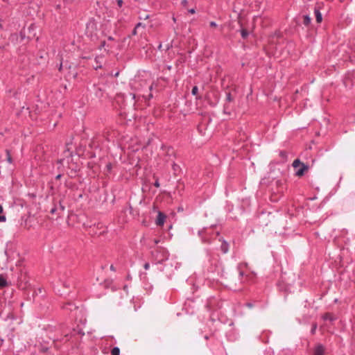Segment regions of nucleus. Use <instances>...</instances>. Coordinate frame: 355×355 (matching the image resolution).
Returning a JSON list of instances; mask_svg holds the SVG:
<instances>
[{
	"instance_id": "4c0bfd02",
	"label": "nucleus",
	"mask_w": 355,
	"mask_h": 355,
	"mask_svg": "<svg viewBox=\"0 0 355 355\" xmlns=\"http://www.w3.org/2000/svg\"><path fill=\"white\" fill-rule=\"evenodd\" d=\"M61 176H62L61 174H58V175L55 176V179L59 180L61 178Z\"/></svg>"
},
{
	"instance_id": "a18cd8bd",
	"label": "nucleus",
	"mask_w": 355,
	"mask_h": 355,
	"mask_svg": "<svg viewBox=\"0 0 355 355\" xmlns=\"http://www.w3.org/2000/svg\"><path fill=\"white\" fill-rule=\"evenodd\" d=\"M159 242V240H157V239H155V240H154V244H155V245L157 244Z\"/></svg>"
},
{
	"instance_id": "bb28decb",
	"label": "nucleus",
	"mask_w": 355,
	"mask_h": 355,
	"mask_svg": "<svg viewBox=\"0 0 355 355\" xmlns=\"http://www.w3.org/2000/svg\"><path fill=\"white\" fill-rule=\"evenodd\" d=\"M245 306H246L247 307H248V308H252L254 305H253V304H252V303H251V302H248V303H246V304H245Z\"/></svg>"
},
{
	"instance_id": "0eeeda50",
	"label": "nucleus",
	"mask_w": 355,
	"mask_h": 355,
	"mask_svg": "<svg viewBox=\"0 0 355 355\" xmlns=\"http://www.w3.org/2000/svg\"><path fill=\"white\" fill-rule=\"evenodd\" d=\"M166 219V215L161 211L158 212L156 224L157 225L162 226L164 225Z\"/></svg>"
},
{
	"instance_id": "f257e3e1",
	"label": "nucleus",
	"mask_w": 355,
	"mask_h": 355,
	"mask_svg": "<svg viewBox=\"0 0 355 355\" xmlns=\"http://www.w3.org/2000/svg\"><path fill=\"white\" fill-rule=\"evenodd\" d=\"M58 282L62 287L71 288L75 286V279L70 270L60 272L58 276Z\"/></svg>"
},
{
	"instance_id": "a19ab883",
	"label": "nucleus",
	"mask_w": 355,
	"mask_h": 355,
	"mask_svg": "<svg viewBox=\"0 0 355 355\" xmlns=\"http://www.w3.org/2000/svg\"><path fill=\"white\" fill-rule=\"evenodd\" d=\"M178 167V165L176 164H173V169L175 171L176 170V168Z\"/></svg>"
},
{
	"instance_id": "a878e982",
	"label": "nucleus",
	"mask_w": 355,
	"mask_h": 355,
	"mask_svg": "<svg viewBox=\"0 0 355 355\" xmlns=\"http://www.w3.org/2000/svg\"><path fill=\"white\" fill-rule=\"evenodd\" d=\"M144 269H145V270H148V269H149V268H150V264H149V263H144Z\"/></svg>"
},
{
	"instance_id": "cd10ccee",
	"label": "nucleus",
	"mask_w": 355,
	"mask_h": 355,
	"mask_svg": "<svg viewBox=\"0 0 355 355\" xmlns=\"http://www.w3.org/2000/svg\"><path fill=\"white\" fill-rule=\"evenodd\" d=\"M146 273H141L140 274V279H146Z\"/></svg>"
},
{
	"instance_id": "2eb2a0df",
	"label": "nucleus",
	"mask_w": 355,
	"mask_h": 355,
	"mask_svg": "<svg viewBox=\"0 0 355 355\" xmlns=\"http://www.w3.org/2000/svg\"><path fill=\"white\" fill-rule=\"evenodd\" d=\"M8 285V282L6 279V278L2 275H0V287L3 288Z\"/></svg>"
},
{
	"instance_id": "5fc2aeb1",
	"label": "nucleus",
	"mask_w": 355,
	"mask_h": 355,
	"mask_svg": "<svg viewBox=\"0 0 355 355\" xmlns=\"http://www.w3.org/2000/svg\"><path fill=\"white\" fill-rule=\"evenodd\" d=\"M208 338H209L208 336H205V339H206V340H207V339H208Z\"/></svg>"
},
{
	"instance_id": "7ed1b4c3",
	"label": "nucleus",
	"mask_w": 355,
	"mask_h": 355,
	"mask_svg": "<svg viewBox=\"0 0 355 355\" xmlns=\"http://www.w3.org/2000/svg\"><path fill=\"white\" fill-rule=\"evenodd\" d=\"M151 256L155 264H163L168 261L169 253L164 248H157L151 252Z\"/></svg>"
},
{
	"instance_id": "4be33fe9",
	"label": "nucleus",
	"mask_w": 355,
	"mask_h": 355,
	"mask_svg": "<svg viewBox=\"0 0 355 355\" xmlns=\"http://www.w3.org/2000/svg\"><path fill=\"white\" fill-rule=\"evenodd\" d=\"M316 329H317V324L315 323V324H313L312 325V328H311V334H315Z\"/></svg>"
},
{
	"instance_id": "39448f33",
	"label": "nucleus",
	"mask_w": 355,
	"mask_h": 355,
	"mask_svg": "<svg viewBox=\"0 0 355 355\" xmlns=\"http://www.w3.org/2000/svg\"><path fill=\"white\" fill-rule=\"evenodd\" d=\"M311 355H326V348L322 344H317L313 349Z\"/></svg>"
},
{
	"instance_id": "c03bdc74",
	"label": "nucleus",
	"mask_w": 355,
	"mask_h": 355,
	"mask_svg": "<svg viewBox=\"0 0 355 355\" xmlns=\"http://www.w3.org/2000/svg\"><path fill=\"white\" fill-rule=\"evenodd\" d=\"M130 95L132 96V99H135L136 95L135 94H130Z\"/></svg>"
},
{
	"instance_id": "f03ea898",
	"label": "nucleus",
	"mask_w": 355,
	"mask_h": 355,
	"mask_svg": "<svg viewBox=\"0 0 355 355\" xmlns=\"http://www.w3.org/2000/svg\"><path fill=\"white\" fill-rule=\"evenodd\" d=\"M218 234V232H214L211 227H203L198 232L202 243L205 244H210L212 239Z\"/></svg>"
},
{
	"instance_id": "864d4df0",
	"label": "nucleus",
	"mask_w": 355,
	"mask_h": 355,
	"mask_svg": "<svg viewBox=\"0 0 355 355\" xmlns=\"http://www.w3.org/2000/svg\"><path fill=\"white\" fill-rule=\"evenodd\" d=\"M162 48V44H160L158 46V49H160Z\"/></svg>"
},
{
	"instance_id": "7c9ffc66",
	"label": "nucleus",
	"mask_w": 355,
	"mask_h": 355,
	"mask_svg": "<svg viewBox=\"0 0 355 355\" xmlns=\"http://www.w3.org/2000/svg\"><path fill=\"white\" fill-rule=\"evenodd\" d=\"M140 26H143V27H144L145 26H144L142 23H141V22H139V23L135 26L136 28H139V27H140Z\"/></svg>"
},
{
	"instance_id": "423d86ee",
	"label": "nucleus",
	"mask_w": 355,
	"mask_h": 355,
	"mask_svg": "<svg viewBox=\"0 0 355 355\" xmlns=\"http://www.w3.org/2000/svg\"><path fill=\"white\" fill-rule=\"evenodd\" d=\"M104 60V57L103 55L96 56L94 58L95 64H93V67L94 69L97 70L102 67V64Z\"/></svg>"
},
{
	"instance_id": "393cba45",
	"label": "nucleus",
	"mask_w": 355,
	"mask_h": 355,
	"mask_svg": "<svg viewBox=\"0 0 355 355\" xmlns=\"http://www.w3.org/2000/svg\"><path fill=\"white\" fill-rule=\"evenodd\" d=\"M154 186H155V187H157V188H158V187H159L160 184H159V180H158V179H157V180H155V182H154Z\"/></svg>"
},
{
	"instance_id": "473e14b6",
	"label": "nucleus",
	"mask_w": 355,
	"mask_h": 355,
	"mask_svg": "<svg viewBox=\"0 0 355 355\" xmlns=\"http://www.w3.org/2000/svg\"><path fill=\"white\" fill-rule=\"evenodd\" d=\"M117 4L121 7L123 4V0H117Z\"/></svg>"
},
{
	"instance_id": "49530a36",
	"label": "nucleus",
	"mask_w": 355,
	"mask_h": 355,
	"mask_svg": "<svg viewBox=\"0 0 355 355\" xmlns=\"http://www.w3.org/2000/svg\"><path fill=\"white\" fill-rule=\"evenodd\" d=\"M243 275H244V273H243V271H240V272H239V276H240V277H243Z\"/></svg>"
},
{
	"instance_id": "603ef678",
	"label": "nucleus",
	"mask_w": 355,
	"mask_h": 355,
	"mask_svg": "<svg viewBox=\"0 0 355 355\" xmlns=\"http://www.w3.org/2000/svg\"><path fill=\"white\" fill-rule=\"evenodd\" d=\"M280 155H281L282 156H284V152H281V153H280Z\"/></svg>"
},
{
	"instance_id": "4468645a",
	"label": "nucleus",
	"mask_w": 355,
	"mask_h": 355,
	"mask_svg": "<svg viewBox=\"0 0 355 355\" xmlns=\"http://www.w3.org/2000/svg\"><path fill=\"white\" fill-rule=\"evenodd\" d=\"M3 208L1 205H0V223L6 222V217L4 214H3Z\"/></svg>"
},
{
	"instance_id": "1a4fd4ad",
	"label": "nucleus",
	"mask_w": 355,
	"mask_h": 355,
	"mask_svg": "<svg viewBox=\"0 0 355 355\" xmlns=\"http://www.w3.org/2000/svg\"><path fill=\"white\" fill-rule=\"evenodd\" d=\"M307 169H308V166L304 164H302L300 168H298L296 171L295 174L297 176H301L304 174V171Z\"/></svg>"
},
{
	"instance_id": "6ab92c4d",
	"label": "nucleus",
	"mask_w": 355,
	"mask_h": 355,
	"mask_svg": "<svg viewBox=\"0 0 355 355\" xmlns=\"http://www.w3.org/2000/svg\"><path fill=\"white\" fill-rule=\"evenodd\" d=\"M241 37L243 38V39H245L247 38V37L249 35V33L247 30L245 29H242L241 31Z\"/></svg>"
},
{
	"instance_id": "09e8293b",
	"label": "nucleus",
	"mask_w": 355,
	"mask_h": 355,
	"mask_svg": "<svg viewBox=\"0 0 355 355\" xmlns=\"http://www.w3.org/2000/svg\"><path fill=\"white\" fill-rule=\"evenodd\" d=\"M107 167L108 168L109 170H110L111 168H112V166H111L110 164H109L107 165Z\"/></svg>"
},
{
	"instance_id": "6e6d98bb",
	"label": "nucleus",
	"mask_w": 355,
	"mask_h": 355,
	"mask_svg": "<svg viewBox=\"0 0 355 355\" xmlns=\"http://www.w3.org/2000/svg\"><path fill=\"white\" fill-rule=\"evenodd\" d=\"M182 3H186V0H184V1H182Z\"/></svg>"
},
{
	"instance_id": "f8f14e48",
	"label": "nucleus",
	"mask_w": 355,
	"mask_h": 355,
	"mask_svg": "<svg viewBox=\"0 0 355 355\" xmlns=\"http://www.w3.org/2000/svg\"><path fill=\"white\" fill-rule=\"evenodd\" d=\"M220 250L224 254H225L228 252L229 244L225 241H223V243L220 245Z\"/></svg>"
},
{
	"instance_id": "a211bd4d",
	"label": "nucleus",
	"mask_w": 355,
	"mask_h": 355,
	"mask_svg": "<svg viewBox=\"0 0 355 355\" xmlns=\"http://www.w3.org/2000/svg\"><path fill=\"white\" fill-rule=\"evenodd\" d=\"M302 162L300 161L299 159H296L293 161V166L295 168H297V167L300 166L302 165Z\"/></svg>"
},
{
	"instance_id": "f3484780",
	"label": "nucleus",
	"mask_w": 355,
	"mask_h": 355,
	"mask_svg": "<svg viewBox=\"0 0 355 355\" xmlns=\"http://www.w3.org/2000/svg\"><path fill=\"white\" fill-rule=\"evenodd\" d=\"M6 159H7L8 162L10 163V164H12V159L11 157L10 150L7 149L6 150Z\"/></svg>"
},
{
	"instance_id": "c9c22d12",
	"label": "nucleus",
	"mask_w": 355,
	"mask_h": 355,
	"mask_svg": "<svg viewBox=\"0 0 355 355\" xmlns=\"http://www.w3.org/2000/svg\"><path fill=\"white\" fill-rule=\"evenodd\" d=\"M105 46V41H103V42H101V44L100 49H101V48L104 47Z\"/></svg>"
},
{
	"instance_id": "13d9d810",
	"label": "nucleus",
	"mask_w": 355,
	"mask_h": 355,
	"mask_svg": "<svg viewBox=\"0 0 355 355\" xmlns=\"http://www.w3.org/2000/svg\"><path fill=\"white\" fill-rule=\"evenodd\" d=\"M227 106L226 105H225V109H227Z\"/></svg>"
},
{
	"instance_id": "4d7b16f0",
	"label": "nucleus",
	"mask_w": 355,
	"mask_h": 355,
	"mask_svg": "<svg viewBox=\"0 0 355 355\" xmlns=\"http://www.w3.org/2000/svg\"><path fill=\"white\" fill-rule=\"evenodd\" d=\"M151 288H152V286H149V290L150 291V290H151Z\"/></svg>"
},
{
	"instance_id": "c756f323",
	"label": "nucleus",
	"mask_w": 355,
	"mask_h": 355,
	"mask_svg": "<svg viewBox=\"0 0 355 355\" xmlns=\"http://www.w3.org/2000/svg\"><path fill=\"white\" fill-rule=\"evenodd\" d=\"M78 334H80L82 336L85 335L84 331L83 329H80L78 330Z\"/></svg>"
},
{
	"instance_id": "9d476101",
	"label": "nucleus",
	"mask_w": 355,
	"mask_h": 355,
	"mask_svg": "<svg viewBox=\"0 0 355 355\" xmlns=\"http://www.w3.org/2000/svg\"><path fill=\"white\" fill-rule=\"evenodd\" d=\"M314 14L315 16V19L318 23H320L322 21V15L320 11V10L317 8L314 9Z\"/></svg>"
},
{
	"instance_id": "ea45409f",
	"label": "nucleus",
	"mask_w": 355,
	"mask_h": 355,
	"mask_svg": "<svg viewBox=\"0 0 355 355\" xmlns=\"http://www.w3.org/2000/svg\"><path fill=\"white\" fill-rule=\"evenodd\" d=\"M57 292L59 293V295H63L64 293H61L60 290V289H58L57 290Z\"/></svg>"
},
{
	"instance_id": "b1692460",
	"label": "nucleus",
	"mask_w": 355,
	"mask_h": 355,
	"mask_svg": "<svg viewBox=\"0 0 355 355\" xmlns=\"http://www.w3.org/2000/svg\"><path fill=\"white\" fill-rule=\"evenodd\" d=\"M19 36H20L21 40H24V38L26 37L25 33L24 31H20Z\"/></svg>"
},
{
	"instance_id": "72a5a7b5",
	"label": "nucleus",
	"mask_w": 355,
	"mask_h": 355,
	"mask_svg": "<svg viewBox=\"0 0 355 355\" xmlns=\"http://www.w3.org/2000/svg\"><path fill=\"white\" fill-rule=\"evenodd\" d=\"M211 302H210L208 304H207V308L209 311H211L212 309V308L211 307Z\"/></svg>"
},
{
	"instance_id": "9b49d317",
	"label": "nucleus",
	"mask_w": 355,
	"mask_h": 355,
	"mask_svg": "<svg viewBox=\"0 0 355 355\" xmlns=\"http://www.w3.org/2000/svg\"><path fill=\"white\" fill-rule=\"evenodd\" d=\"M322 319L324 320H329L331 322H334L336 320V318H335L331 313H326L322 315Z\"/></svg>"
},
{
	"instance_id": "aec40b11",
	"label": "nucleus",
	"mask_w": 355,
	"mask_h": 355,
	"mask_svg": "<svg viewBox=\"0 0 355 355\" xmlns=\"http://www.w3.org/2000/svg\"><path fill=\"white\" fill-rule=\"evenodd\" d=\"M233 101V98L230 92L226 93V101L230 103Z\"/></svg>"
},
{
	"instance_id": "3c124183",
	"label": "nucleus",
	"mask_w": 355,
	"mask_h": 355,
	"mask_svg": "<svg viewBox=\"0 0 355 355\" xmlns=\"http://www.w3.org/2000/svg\"><path fill=\"white\" fill-rule=\"evenodd\" d=\"M60 209H62V210H64V207L60 205Z\"/></svg>"
},
{
	"instance_id": "8fccbe9b",
	"label": "nucleus",
	"mask_w": 355,
	"mask_h": 355,
	"mask_svg": "<svg viewBox=\"0 0 355 355\" xmlns=\"http://www.w3.org/2000/svg\"><path fill=\"white\" fill-rule=\"evenodd\" d=\"M62 68V64H60V67H59V70L61 71Z\"/></svg>"
},
{
	"instance_id": "dca6fc26",
	"label": "nucleus",
	"mask_w": 355,
	"mask_h": 355,
	"mask_svg": "<svg viewBox=\"0 0 355 355\" xmlns=\"http://www.w3.org/2000/svg\"><path fill=\"white\" fill-rule=\"evenodd\" d=\"M111 355H120V349L118 347H114L111 351Z\"/></svg>"
},
{
	"instance_id": "de8ad7c7",
	"label": "nucleus",
	"mask_w": 355,
	"mask_h": 355,
	"mask_svg": "<svg viewBox=\"0 0 355 355\" xmlns=\"http://www.w3.org/2000/svg\"><path fill=\"white\" fill-rule=\"evenodd\" d=\"M171 68H172V67H171V65H167V66H166V69H167L168 70H171Z\"/></svg>"
},
{
	"instance_id": "79ce46f5",
	"label": "nucleus",
	"mask_w": 355,
	"mask_h": 355,
	"mask_svg": "<svg viewBox=\"0 0 355 355\" xmlns=\"http://www.w3.org/2000/svg\"><path fill=\"white\" fill-rule=\"evenodd\" d=\"M110 270H112V271H115V268H114L113 265H111Z\"/></svg>"
},
{
	"instance_id": "c85d7f7f",
	"label": "nucleus",
	"mask_w": 355,
	"mask_h": 355,
	"mask_svg": "<svg viewBox=\"0 0 355 355\" xmlns=\"http://www.w3.org/2000/svg\"><path fill=\"white\" fill-rule=\"evenodd\" d=\"M137 28H136V27H135V28L132 30V35H136L137 34Z\"/></svg>"
},
{
	"instance_id": "58836bf2",
	"label": "nucleus",
	"mask_w": 355,
	"mask_h": 355,
	"mask_svg": "<svg viewBox=\"0 0 355 355\" xmlns=\"http://www.w3.org/2000/svg\"><path fill=\"white\" fill-rule=\"evenodd\" d=\"M55 211H56V208H53V209H51V214H54V213L55 212Z\"/></svg>"
},
{
	"instance_id": "ddd939ff",
	"label": "nucleus",
	"mask_w": 355,
	"mask_h": 355,
	"mask_svg": "<svg viewBox=\"0 0 355 355\" xmlns=\"http://www.w3.org/2000/svg\"><path fill=\"white\" fill-rule=\"evenodd\" d=\"M303 17H304V21H303L304 25L306 26H309L311 23V18L310 17V16L309 15H305L303 16Z\"/></svg>"
},
{
	"instance_id": "5701e85b",
	"label": "nucleus",
	"mask_w": 355,
	"mask_h": 355,
	"mask_svg": "<svg viewBox=\"0 0 355 355\" xmlns=\"http://www.w3.org/2000/svg\"><path fill=\"white\" fill-rule=\"evenodd\" d=\"M142 96L145 98L146 100H150L153 98V94L151 92H150L149 94L148 95V97L145 96L144 94H143Z\"/></svg>"
},
{
	"instance_id": "f704fd0d",
	"label": "nucleus",
	"mask_w": 355,
	"mask_h": 355,
	"mask_svg": "<svg viewBox=\"0 0 355 355\" xmlns=\"http://www.w3.org/2000/svg\"><path fill=\"white\" fill-rule=\"evenodd\" d=\"M153 89V84H151L150 85L148 86V89L150 92H151Z\"/></svg>"
},
{
	"instance_id": "20e7f679",
	"label": "nucleus",
	"mask_w": 355,
	"mask_h": 355,
	"mask_svg": "<svg viewBox=\"0 0 355 355\" xmlns=\"http://www.w3.org/2000/svg\"><path fill=\"white\" fill-rule=\"evenodd\" d=\"M177 268V266H174L173 262L172 261H168V260L164 262L163 267L159 268L161 271H163L165 273L168 278H171L172 277Z\"/></svg>"
},
{
	"instance_id": "37998d69",
	"label": "nucleus",
	"mask_w": 355,
	"mask_h": 355,
	"mask_svg": "<svg viewBox=\"0 0 355 355\" xmlns=\"http://www.w3.org/2000/svg\"><path fill=\"white\" fill-rule=\"evenodd\" d=\"M107 39H108V40H110V41H112V40H114V38H113L112 36H109Z\"/></svg>"
},
{
	"instance_id": "2f4dec72",
	"label": "nucleus",
	"mask_w": 355,
	"mask_h": 355,
	"mask_svg": "<svg viewBox=\"0 0 355 355\" xmlns=\"http://www.w3.org/2000/svg\"><path fill=\"white\" fill-rule=\"evenodd\" d=\"M217 26L216 23L215 21H211L210 22V26L211 27H216Z\"/></svg>"
},
{
	"instance_id": "e433bc0d",
	"label": "nucleus",
	"mask_w": 355,
	"mask_h": 355,
	"mask_svg": "<svg viewBox=\"0 0 355 355\" xmlns=\"http://www.w3.org/2000/svg\"><path fill=\"white\" fill-rule=\"evenodd\" d=\"M189 12L190 13H191V14H193V13H195V10H194L193 8H191V9H190V10H189Z\"/></svg>"
},
{
	"instance_id": "412c9836",
	"label": "nucleus",
	"mask_w": 355,
	"mask_h": 355,
	"mask_svg": "<svg viewBox=\"0 0 355 355\" xmlns=\"http://www.w3.org/2000/svg\"><path fill=\"white\" fill-rule=\"evenodd\" d=\"M198 87L197 86L193 87L192 90H191L192 95L196 96L198 94Z\"/></svg>"
},
{
	"instance_id": "6e6552de",
	"label": "nucleus",
	"mask_w": 355,
	"mask_h": 355,
	"mask_svg": "<svg viewBox=\"0 0 355 355\" xmlns=\"http://www.w3.org/2000/svg\"><path fill=\"white\" fill-rule=\"evenodd\" d=\"M77 306L72 302H67L62 306V309L64 310H69L72 312L77 309Z\"/></svg>"
}]
</instances>
